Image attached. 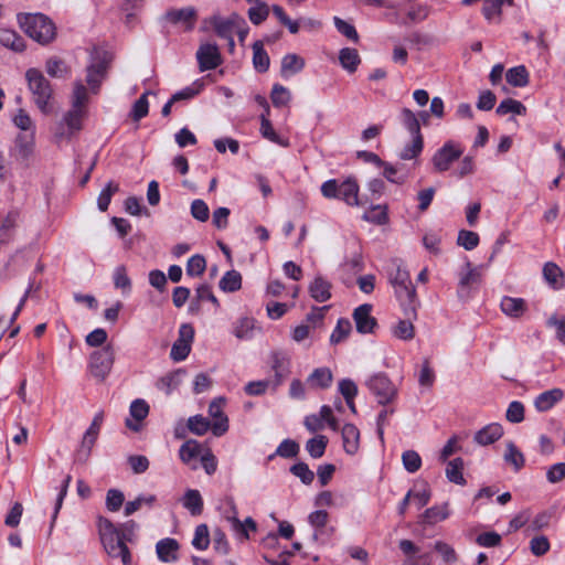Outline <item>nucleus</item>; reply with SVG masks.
<instances>
[{
  "label": "nucleus",
  "instance_id": "f257e3e1",
  "mask_svg": "<svg viewBox=\"0 0 565 565\" xmlns=\"http://www.w3.org/2000/svg\"><path fill=\"white\" fill-rule=\"evenodd\" d=\"M88 102L87 89L81 81L75 82L72 95V108L56 126L54 137L57 141L70 139L82 129Z\"/></svg>",
  "mask_w": 565,
  "mask_h": 565
},
{
  "label": "nucleus",
  "instance_id": "f03ea898",
  "mask_svg": "<svg viewBox=\"0 0 565 565\" xmlns=\"http://www.w3.org/2000/svg\"><path fill=\"white\" fill-rule=\"evenodd\" d=\"M18 22L21 29L40 44H47L55 39V24L42 13H20Z\"/></svg>",
  "mask_w": 565,
  "mask_h": 565
},
{
  "label": "nucleus",
  "instance_id": "7ed1b4c3",
  "mask_svg": "<svg viewBox=\"0 0 565 565\" xmlns=\"http://www.w3.org/2000/svg\"><path fill=\"white\" fill-rule=\"evenodd\" d=\"M25 77L35 105L43 114H49L52 108L51 99L53 96V88L50 82L36 68L26 71Z\"/></svg>",
  "mask_w": 565,
  "mask_h": 565
},
{
  "label": "nucleus",
  "instance_id": "20e7f679",
  "mask_svg": "<svg viewBox=\"0 0 565 565\" xmlns=\"http://www.w3.org/2000/svg\"><path fill=\"white\" fill-rule=\"evenodd\" d=\"M391 282L395 288L397 297L405 305V313L408 318L415 317L418 301L415 287L411 281L409 273L406 269L397 267L395 275L391 277Z\"/></svg>",
  "mask_w": 565,
  "mask_h": 565
},
{
  "label": "nucleus",
  "instance_id": "39448f33",
  "mask_svg": "<svg viewBox=\"0 0 565 565\" xmlns=\"http://www.w3.org/2000/svg\"><path fill=\"white\" fill-rule=\"evenodd\" d=\"M321 193L327 199H341L349 205H359V185L354 179H347L338 183L337 180H328L321 185Z\"/></svg>",
  "mask_w": 565,
  "mask_h": 565
},
{
  "label": "nucleus",
  "instance_id": "423d86ee",
  "mask_svg": "<svg viewBox=\"0 0 565 565\" xmlns=\"http://www.w3.org/2000/svg\"><path fill=\"white\" fill-rule=\"evenodd\" d=\"M115 361L113 347L105 345L95 350L89 358V372L98 381H104L111 371Z\"/></svg>",
  "mask_w": 565,
  "mask_h": 565
},
{
  "label": "nucleus",
  "instance_id": "0eeeda50",
  "mask_svg": "<svg viewBox=\"0 0 565 565\" xmlns=\"http://www.w3.org/2000/svg\"><path fill=\"white\" fill-rule=\"evenodd\" d=\"M463 153L460 143L452 140L446 141L431 158L433 169L437 173H443L450 169L451 164L457 161Z\"/></svg>",
  "mask_w": 565,
  "mask_h": 565
},
{
  "label": "nucleus",
  "instance_id": "6e6552de",
  "mask_svg": "<svg viewBox=\"0 0 565 565\" xmlns=\"http://www.w3.org/2000/svg\"><path fill=\"white\" fill-rule=\"evenodd\" d=\"M366 385L382 405L392 403L397 396V387L383 373L370 377Z\"/></svg>",
  "mask_w": 565,
  "mask_h": 565
},
{
  "label": "nucleus",
  "instance_id": "1a4fd4ad",
  "mask_svg": "<svg viewBox=\"0 0 565 565\" xmlns=\"http://www.w3.org/2000/svg\"><path fill=\"white\" fill-rule=\"evenodd\" d=\"M164 21L169 24L181 29L184 32L193 30L198 21V11L193 7H185L181 9H169L164 17Z\"/></svg>",
  "mask_w": 565,
  "mask_h": 565
},
{
  "label": "nucleus",
  "instance_id": "9d476101",
  "mask_svg": "<svg viewBox=\"0 0 565 565\" xmlns=\"http://www.w3.org/2000/svg\"><path fill=\"white\" fill-rule=\"evenodd\" d=\"M105 552L110 557H120L124 565L131 564L129 548L124 542V535L119 532L100 537Z\"/></svg>",
  "mask_w": 565,
  "mask_h": 565
},
{
  "label": "nucleus",
  "instance_id": "9b49d317",
  "mask_svg": "<svg viewBox=\"0 0 565 565\" xmlns=\"http://www.w3.org/2000/svg\"><path fill=\"white\" fill-rule=\"evenodd\" d=\"M194 338V329L189 323L181 324L179 329V337L173 343L170 356L173 361L180 362L188 358L191 351V343Z\"/></svg>",
  "mask_w": 565,
  "mask_h": 565
},
{
  "label": "nucleus",
  "instance_id": "f8f14e48",
  "mask_svg": "<svg viewBox=\"0 0 565 565\" xmlns=\"http://www.w3.org/2000/svg\"><path fill=\"white\" fill-rule=\"evenodd\" d=\"M371 312L372 305L370 303L361 305L354 309L352 317L359 333L366 334L375 331L377 321Z\"/></svg>",
  "mask_w": 565,
  "mask_h": 565
},
{
  "label": "nucleus",
  "instance_id": "ddd939ff",
  "mask_svg": "<svg viewBox=\"0 0 565 565\" xmlns=\"http://www.w3.org/2000/svg\"><path fill=\"white\" fill-rule=\"evenodd\" d=\"M225 403L224 397H216L209 406V415L214 419L212 431L215 436H222L228 429V418L223 412Z\"/></svg>",
  "mask_w": 565,
  "mask_h": 565
},
{
  "label": "nucleus",
  "instance_id": "4468645a",
  "mask_svg": "<svg viewBox=\"0 0 565 565\" xmlns=\"http://www.w3.org/2000/svg\"><path fill=\"white\" fill-rule=\"evenodd\" d=\"M196 60L201 72L214 70L222 63L217 45L211 43L200 45Z\"/></svg>",
  "mask_w": 565,
  "mask_h": 565
},
{
  "label": "nucleus",
  "instance_id": "2eb2a0df",
  "mask_svg": "<svg viewBox=\"0 0 565 565\" xmlns=\"http://www.w3.org/2000/svg\"><path fill=\"white\" fill-rule=\"evenodd\" d=\"M108 70V61L105 57L97 58L87 67L86 83L93 93H97Z\"/></svg>",
  "mask_w": 565,
  "mask_h": 565
},
{
  "label": "nucleus",
  "instance_id": "dca6fc26",
  "mask_svg": "<svg viewBox=\"0 0 565 565\" xmlns=\"http://www.w3.org/2000/svg\"><path fill=\"white\" fill-rule=\"evenodd\" d=\"M399 550L407 556L403 565H431V556L429 553H425L415 557L419 552V547L414 544L411 540H401Z\"/></svg>",
  "mask_w": 565,
  "mask_h": 565
},
{
  "label": "nucleus",
  "instance_id": "f3484780",
  "mask_svg": "<svg viewBox=\"0 0 565 565\" xmlns=\"http://www.w3.org/2000/svg\"><path fill=\"white\" fill-rule=\"evenodd\" d=\"M290 359L281 351H275L271 353V369L275 372V381L273 382L274 387L281 385L284 380L289 374Z\"/></svg>",
  "mask_w": 565,
  "mask_h": 565
},
{
  "label": "nucleus",
  "instance_id": "a211bd4d",
  "mask_svg": "<svg viewBox=\"0 0 565 565\" xmlns=\"http://www.w3.org/2000/svg\"><path fill=\"white\" fill-rule=\"evenodd\" d=\"M179 543L174 539H163L156 545L158 558L164 563H172L178 559Z\"/></svg>",
  "mask_w": 565,
  "mask_h": 565
},
{
  "label": "nucleus",
  "instance_id": "6ab92c4d",
  "mask_svg": "<svg viewBox=\"0 0 565 565\" xmlns=\"http://www.w3.org/2000/svg\"><path fill=\"white\" fill-rule=\"evenodd\" d=\"M543 277L553 289H562L565 285L564 271L557 264L553 262H547L544 264Z\"/></svg>",
  "mask_w": 565,
  "mask_h": 565
},
{
  "label": "nucleus",
  "instance_id": "aec40b11",
  "mask_svg": "<svg viewBox=\"0 0 565 565\" xmlns=\"http://www.w3.org/2000/svg\"><path fill=\"white\" fill-rule=\"evenodd\" d=\"M332 285L322 276H317L310 282L308 291L310 296L318 302H324L331 298Z\"/></svg>",
  "mask_w": 565,
  "mask_h": 565
},
{
  "label": "nucleus",
  "instance_id": "412c9836",
  "mask_svg": "<svg viewBox=\"0 0 565 565\" xmlns=\"http://www.w3.org/2000/svg\"><path fill=\"white\" fill-rule=\"evenodd\" d=\"M480 273L471 267L470 263H466L465 271L461 273L459 280L458 295L460 298H467L469 296L468 288L480 282Z\"/></svg>",
  "mask_w": 565,
  "mask_h": 565
},
{
  "label": "nucleus",
  "instance_id": "4be33fe9",
  "mask_svg": "<svg viewBox=\"0 0 565 565\" xmlns=\"http://www.w3.org/2000/svg\"><path fill=\"white\" fill-rule=\"evenodd\" d=\"M563 396L564 392L561 388H552L541 393L535 398L534 405L539 412H546L558 403Z\"/></svg>",
  "mask_w": 565,
  "mask_h": 565
},
{
  "label": "nucleus",
  "instance_id": "5701e85b",
  "mask_svg": "<svg viewBox=\"0 0 565 565\" xmlns=\"http://www.w3.org/2000/svg\"><path fill=\"white\" fill-rule=\"evenodd\" d=\"M503 435V428L500 424H490L482 429H480L475 435V441L481 446H487L493 444L498 439H500Z\"/></svg>",
  "mask_w": 565,
  "mask_h": 565
},
{
  "label": "nucleus",
  "instance_id": "b1692460",
  "mask_svg": "<svg viewBox=\"0 0 565 565\" xmlns=\"http://www.w3.org/2000/svg\"><path fill=\"white\" fill-rule=\"evenodd\" d=\"M341 434L345 452L349 455H354L359 449V429L353 424H345Z\"/></svg>",
  "mask_w": 565,
  "mask_h": 565
},
{
  "label": "nucleus",
  "instance_id": "393cba45",
  "mask_svg": "<svg viewBox=\"0 0 565 565\" xmlns=\"http://www.w3.org/2000/svg\"><path fill=\"white\" fill-rule=\"evenodd\" d=\"M305 67V60L297 54H287L281 60L280 74L282 77H290L302 71Z\"/></svg>",
  "mask_w": 565,
  "mask_h": 565
},
{
  "label": "nucleus",
  "instance_id": "a878e982",
  "mask_svg": "<svg viewBox=\"0 0 565 565\" xmlns=\"http://www.w3.org/2000/svg\"><path fill=\"white\" fill-rule=\"evenodd\" d=\"M333 380L332 372L329 367L316 369L309 376L308 383L313 388H328Z\"/></svg>",
  "mask_w": 565,
  "mask_h": 565
},
{
  "label": "nucleus",
  "instance_id": "bb28decb",
  "mask_svg": "<svg viewBox=\"0 0 565 565\" xmlns=\"http://www.w3.org/2000/svg\"><path fill=\"white\" fill-rule=\"evenodd\" d=\"M500 306L502 311L512 318H520L526 310V303L521 298L504 297Z\"/></svg>",
  "mask_w": 565,
  "mask_h": 565
},
{
  "label": "nucleus",
  "instance_id": "cd10ccee",
  "mask_svg": "<svg viewBox=\"0 0 565 565\" xmlns=\"http://www.w3.org/2000/svg\"><path fill=\"white\" fill-rule=\"evenodd\" d=\"M0 43L15 52H22L25 49L24 40L9 29H0Z\"/></svg>",
  "mask_w": 565,
  "mask_h": 565
},
{
  "label": "nucleus",
  "instance_id": "c85d7f7f",
  "mask_svg": "<svg viewBox=\"0 0 565 565\" xmlns=\"http://www.w3.org/2000/svg\"><path fill=\"white\" fill-rule=\"evenodd\" d=\"M339 61L344 70L349 73L356 71L361 63L360 55L355 49L344 47L340 51Z\"/></svg>",
  "mask_w": 565,
  "mask_h": 565
},
{
  "label": "nucleus",
  "instance_id": "c756f323",
  "mask_svg": "<svg viewBox=\"0 0 565 565\" xmlns=\"http://www.w3.org/2000/svg\"><path fill=\"white\" fill-rule=\"evenodd\" d=\"M183 505L192 515H200L203 511V500L198 490H188L183 497Z\"/></svg>",
  "mask_w": 565,
  "mask_h": 565
},
{
  "label": "nucleus",
  "instance_id": "7c9ffc66",
  "mask_svg": "<svg viewBox=\"0 0 565 565\" xmlns=\"http://www.w3.org/2000/svg\"><path fill=\"white\" fill-rule=\"evenodd\" d=\"M507 82L514 87H524L529 84V72L525 66H515L505 74Z\"/></svg>",
  "mask_w": 565,
  "mask_h": 565
},
{
  "label": "nucleus",
  "instance_id": "2f4dec72",
  "mask_svg": "<svg viewBox=\"0 0 565 565\" xmlns=\"http://www.w3.org/2000/svg\"><path fill=\"white\" fill-rule=\"evenodd\" d=\"M405 316L406 319L399 320L398 323L394 327L393 333L396 338L408 341L415 337V328L412 320L416 319L417 315L411 318H408L406 313Z\"/></svg>",
  "mask_w": 565,
  "mask_h": 565
},
{
  "label": "nucleus",
  "instance_id": "473e14b6",
  "mask_svg": "<svg viewBox=\"0 0 565 565\" xmlns=\"http://www.w3.org/2000/svg\"><path fill=\"white\" fill-rule=\"evenodd\" d=\"M449 515L447 504L435 505L427 509L422 515V522L426 524H435L439 521L446 520Z\"/></svg>",
  "mask_w": 565,
  "mask_h": 565
},
{
  "label": "nucleus",
  "instance_id": "72a5a7b5",
  "mask_svg": "<svg viewBox=\"0 0 565 565\" xmlns=\"http://www.w3.org/2000/svg\"><path fill=\"white\" fill-rule=\"evenodd\" d=\"M253 53L254 67L260 73L266 72L269 67V56L264 50L260 41H256L253 44Z\"/></svg>",
  "mask_w": 565,
  "mask_h": 565
},
{
  "label": "nucleus",
  "instance_id": "f704fd0d",
  "mask_svg": "<svg viewBox=\"0 0 565 565\" xmlns=\"http://www.w3.org/2000/svg\"><path fill=\"white\" fill-rule=\"evenodd\" d=\"M463 460L455 458L447 463L446 476L450 482L463 486L466 480L462 476Z\"/></svg>",
  "mask_w": 565,
  "mask_h": 565
},
{
  "label": "nucleus",
  "instance_id": "c9c22d12",
  "mask_svg": "<svg viewBox=\"0 0 565 565\" xmlns=\"http://www.w3.org/2000/svg\"><path fill=\"white\" fill-rule=\"evenodd\" d=\"M228 521L232 524L233 530L242 534L245 540L249 539L248 531L256 532L257 524L252 518H246L243 522L236 516L228 518Z\"/></svg>",
  "mask_w": 565,
  "mask_h": 565
},
{
  "label": "nucleus",
  "instance_id": "e433bc0d",
  "mask_svg": "<svg viewBox=\"0 0 565 565\" xmlns=\"http://www.w3.org/2000/svg\"><path fill=\"white\" fill-rule=\"evenodd\" d=\"M218 286L225 292H234L242 287V276L236 270H230L222 277Z\"/></svg>",
  "mask_w": 565,
  "mask_h": 565
},
{
  "label": "nucleus",
  "instance_id": "4c0bfd02",
  "mask_svg": "<svg viewBox=\"0 0 565 565\" xmlns=\"http://www.w3.org/2000/svg\"><path fill=\"white\" fill-rule=\"evenodd\" d=\"M18 220V213L11 212L9 213L6 218L3 220L1 226H0V243L6 244L8 243L12 236L13 232L17 225Z\"/></svg>",
  "mask_w": 565,
  "mask_h": 565
},
{
  "label": "nucleus",
  "instance_id": "58836bf2",
  "mask_svg": "<svg viewBox=\"0 0 565 565\" xmlns=\"http://www.w3.org/2000/svg\"><path fill=\"white\" fill-rule=\"evenodd\" d=\"M495 111L500 116L507 115L509 113L524 115L526 113V108L521 102L512 98H507L500 103Z\"/></svg>",
  "mask_w": 565,
  "mask_h": 565
},
{
  "label": "nucleus",
  "instance_id": "ea45409f",
  "mask_svg": "<svg viewBox=\"0 0 565 565\" xmlns=\"http://www.w3.org/2000/svg\"><path fill=\"white\" fill-rule=\"evenodd\" d=\"M328 445V438L323 435H319L311 438L306 444V449L312 458H320L323 456Z\"/></svg>",
  "mask_w": 565,
  "mask_h": 565
},
{
  "label": "nucleus",
  "instance_id": "a19ab883",
  "mask_svg": "<svg viewBox=\"0 0 565 565\" xmlns=\"http://www.w3.org/2000/svg\"><path fill=\"white\" fill-rule=\"evenodd\" d=\"M352 330V324L350 320L342 318L338 320V323L330 337V342L332 344H338L345 340Z\"/></svg>",
  "mask_w": 565,
  "mask_h": 565
},
{
  "label": "nucleus",
  "instance_id": "79ce46f5",
  "mask_svg": "<svg viewBox=\"0 0 565 565\" xmlns=\"http://www.w3.org/2000/svg\"><path fill=\"white\" fill-rule=\"evenodd\" d=\"M118 191L119 185L114 181H109L105 189L102 190L97 199V205L102 212H106L108 210L113 194H115Z\"/></svg>",
  "mask_w": 565,
  "mask_h": 565
},
{
  "label": "nucleus",
  "instance_id": "37998d69",
  "mask_svg": "<svg viewBox=\"0 0 565 565\" xmlns=\"http://www.w3.org/2000/svg\"><path fill=\"white\" fill-rule=\"evenodd\" d=\"M401 118L403 125L412 135H422L419 118L414 111L408 108H403L401 111Z\"/></svg>",
  "mask_w": 565,
  "mask_h": 565
},
{
  "label": "nucleus",
  "instance_id": "c03bdc74",
  "mask_svg": "<svg viewBox=\"0 0 565 565\" xmlns=\"http://www.w3.org/2000/svg\"><path fill=\"white\" fill-rule=\"evenodd\" d=\"M424 141L422 135H413V139L401 152V159L411 160L416 158L423 150Z\"/></svg>",
  "mask_w": 565,
  "mask_h": 565
},
{
  "label": "nucleus",
  "instance_id": "a18cd8bd",
  "mask_svg": "<svg viewBox=\"0 0 565 565\" xmlns=\"http://www.w3.org/2000/svg\"><path fill=\"white\" fill-rule=\"evenodd\" d=\"M98 435L86 431L83 436L81 447L77 450L76 457L79 461H86L90 455L92 448L97 440Z\"/></svg>",
  "mask_w": 565,
  "mask_h": 565
},
{
  "label": "nucleus",
  "instance_id": "49530a36",
  "mask_svg": "<svg viewBox=\"0 0 565 565\" xmlns=\"http://www.w3.org/2000/svg\"><path fill=\"white\" fill-rule=\"evenodd\" d=\"M505 0H484L482 13L487 20H492L494 17H500L502 12V4ZM511 6L513 0H507Z\"/></svg>",
  "mask_w": 565,
  "mask_h": 565
},
{
  "label": "nucleus",
  "instance_id": "de8ad7c7",
  "mask_svg": "<svg viewBox=\"0 0 565 565\" xmlns=\"http://www.w3.org/2000/svg\"><path fill=\"white\" fill-rule=\"evenodd\" d=\"M188 428L195 435L202 436L210 428L212 429V425L210 420L201 415H195L189 418Z\"/></svg>",
  "mask_w": 565,
  "mask_h": 565
},
{
  "label": "nucleus",
  "instance_id": "09e8293b",
  "mask_svg": "<svg viewBox=\"0 0 565 565\" xmlns=\"http://www.w3.org/2000/svg\"><path fill=\"white\" fill-rule=\"evenodd\" d=\"M504 460L508 463L512 465L516 471L524 466V457L522 452L514 446L513 443H509L507 445Z\"/></svg>",
  "mask_w": 565,
  "mask_h": 565
},
{
  "label": "nucleus",
  "instance_id": "8fccbe9b",
  "mask_svg": "<svg viewBox=\"0 0 565 565\" xmlns=\"http://www.w3.org/2000/svg\"><path fill=\"white\" fill-rule=\"evenodd\" d=\"M434 551L438 553L447 564H454L458 559L455 548L444 541H437L434 544Z\"/></svg>",
  "mask_w": 565,
  "mask_h": 565
},
{
  "label": "nucleus",
  "instance_id": "3c124183",
  "mask_svg": "<svg viewBox=\"0 0 565 565\" xmlns=\"http://www.w3.org/2000/svg\"><path fill=\"white\" fill-rule=\"evenodd\" d=\"M273 105L275 107H282L288 105L291 99L290 92L282 85L275 84L270 95Z\"/></svg>",
  "mask_w": 565,
  "mask_h": 565
},
{
  "label": "nucleus",
  "instance_id": "603ef678",
  "mask_svg": "<svg viewBox=\"0 0 565 565\" xmlns=\"http://www.w3.org/2000/svg\"><path fill=\"white\" fill-rule=\"evenodd\" d=\"M210 544L209 527L206 524H200L196 526L192 545L198 550H206Z\"/></svg>",
  "mask_w": 565,
  "mask_h": 565
},
{
  "label": "nucleus",
  "instance_id": "864d4df0",
  "mask_svg": "<svg viewBox=\"0 0 565 565\" xmlns=\"http://www.w3.org/2000/svg\"><path fill=\"white\" fill-rule=\"evenodd\" d=\"M114 285L117 289H121L122 292L130 291L131 281L124 265L116 267L114 271Z\"/></svg>",
  "mask_w": 565,
  "mask_h": 565
},
{
  "label": "nucleus",
  "instance_id": "5fc2aeb1",
  "mask_svg": "<svg viewBox=\"0 0 565 565\" xmlns=\"http://www.w3.org/2000/svg\"><path fill=\"white\" fill-rule=\"evenodd\" d=\"M199 451H200V446H199L198 441L188 440L180 447V450H179L180 459L184 463H189L192 459H194L199 455Z\"/></svg>",
  "mask_w": 565,
  "mask_h": 565
},
{
  "label": "nucleus",
  "instance_id": "6e6d98bb",
  "mask_svg": "<svg viewBox=\"0 0 565 565\" xmlns=\"http://www.w3.org/2000/svg\"><path fill=\"white\" fill-rule=\"evenodd\" d=\"M404 468L411 472H416L422 466L420 456L415 450H406L402 455Z\"/></svg>",
  "mask_w": 565,
  "mask_h": 565
},
{
  "label": "nucleus",
  "instance_id": "4d7b16f0",
  "mask_svg": "<svg viewBox=\"0 0 565 565\" xmlns=\"http://www.w3.org/2000/svg\"><path fill=\"white\" fill-rule=\"evenodd\" d=\"M458 245L467 250L476 248L479 244V235L476 232L461 230L458 234Z\"/></svg>",
  "mask_w": 565,
  "mask_h": 565
},
{
  "label": "nucleus",
  "instance_id": "13d9d810",
  "mask_svg": "<svg viewBox=\"0 0 565 565\" xmlns=\"http://www.w3.org/2000/svg\"><path fill=\"white\" fill-rule=\"evenodd\" d=\"M363 218L367 222L379 225L385 224L388 220L386 210L381 205L373 206L366 211L363 215Z\"/></svg>",
  "mask_w": 565,
  "mask_h": 565
},
{
  "label": "nucleus",
  "instance_id": "bf43d9fd",
  "mask_svg": "<svg viewBox=\"0 0 565 565\" xmlns=\"http://www.w3.org/2000/svg\"><path fill=\"white\" fill-rule=\"evenodd\" d=\"M206 267L205 258L202 255L192 256L186 264V274L189 276H200L204 273Z\"/></svg>",
  "mask_w": 565,
  "mask_h": 565
},
{
  "label": "nucleus",
  "instance_id": "052dcab7",
  "mask_svg": "<svg viewBox=\"0 0 565 565\" xmlns=\"http://www.w3.org/2000/svg\"><path fill=\"white\" fill-rule=\"evenodd\" d=\"M551 548L550 541L546 536H535L530 541V551L535 556L545 555Z\"/></svg>",
  "mask_w": 565,
  "mask_h": 565
},
{
  "label": "nucleus",
  "instance_id": "680f3d73",
  "mask_svg": "<svg viewBox=\"0 0 565 565\" xmlns=\"http://www.w3.org/2000/svg\"><path fill=\"white\" fill-rule=\"evenodd\" d=\"M254 329V321L249 318L239 319L234 328V334L237 339H249Z\"/></svg>",
  "mask_w": 565,
  "mask_h": 565
},
{
  "label": "nucleus",
  "instance_id": "e2e57ef3",
  "mask_svg": "<svg viewBox=\"0 0 565 565\" xmlns=\"http://www.w3.org/2000/svg\"><path fill=\"white\" fill-rule=\"evenodd\" d=\"M130 416L137 422L143 420L149 414V406L143 399H135L129 408Z\"/></svg>",
  "mask_w": 565,
  "mask_h": 565
},
{
  "label": "nucleus",
  "instance_id": "0e129e2a",
  "mask_svg": "<svg viewBox=\"0 0 565 565\" xmlns=\"http://www.w3.org/2000/svg\"><path fill=\"white\" fill-rule=\"evenodd\" d=\"M294 476L298 477L305 484L313 481L315 475L305 462H298L290 468Z\"/></svg>",
  "mask_w": 565,
  "mask_h": 565
},
{
  "label": "nucleus",
  "instance_id": "69168bd1",
  "mask_svg": "<svg viewBox=\"0 0 565 565\" xmlns=\"http://www.w3.org/2000/svg\"><path fill=\"white\" fill-rule=\"evenodd\" d=\"M149 111V104L147 99V94H142L134 104L131 109V117L135 121L140 120L146 117Z\"/></svg>",
  "mask_w": 565,
  "mask_h": 565
},
{
  "label": "nucleus",
  "instance_id": "338daca9",
  "mask_svg": "<svg viewBox=\"0 0 565 565\" xmlns=\"http://www.w3.org/2000/svg\"><path fill=\"white\" fill-rule=\"evenodd\" d=\"M191 215L200 222H206L210 216L207 204L203 200H194L191 203Z\"/></svg>",
  "mask_w": 565,
  "mask_h": 565
},
{
  "label": "nucleus",
  "instance_id": "774afa93",
  "mask_svg": "<svg viewBox=\"0 0 565 565\" xmlns=\"http://www.w3.org/2000/svg\"><path fill=\"white\" fill-rule=\"evenodd\" d=\"M299 452V445L291 439H285L277 448L276 454L282 458H291Z\"/></svg>",
  "mask_w": 565,
  "mask_h": 565
}]
</instances>
